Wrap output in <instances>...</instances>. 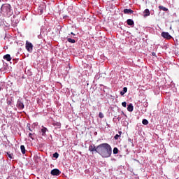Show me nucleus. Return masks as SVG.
<instances>
[{
  "mask_svg": "<svg viewBox=\"0 0 179 179\" xmlns=\"http://www.w3.org/2000/svg\"><path fill=\"white\" fill-rule=\"evenodd\" d=\"M20 149H21V152H22V155H25L26 154V148H24V145H21Z\"/></svg>",
  "mask_w": 179,
  "mask_h": 179,
  "instance_id": "16",
  "label": "nucleus"
},
{
  "mask_svg": "<svg viewBox=\"0 0 179 179\" xmlns=\"http://www.w3.org/2000/svg\"><path fill=\"white\" fill-rule=\"evenodd\" d=\"M99 118H104V115L103 114V113L100 112L99 114Z\"/></svg>",
  "mask_w": 179,
  "mask_h": 179,
  "instance_id": "24",
  "label": "nucleus"
},
{
  "mask_svg": "<svg viewBox=\"0 0 179 179\" xmlns=\"http://www.w3.org/2000/svg\"><path fill=\"white\" fill-rule=\"evenodd\" d=\"M1 10L3 13H6L7 15L8 13H10V5L8 3L3 4Z\"/></svg>",
  "mask_w": 179,
  "mask_h": 179,
  "instance_id": "2",
  "label": "nucleus"
},
{
  "mask_svg": "<svg viewBox=\"0 0 179 179\" xmlns=\"http://www.w3.org/2000/svg\"><path fill=\"white\" fill-rule=\"evenodd\" d=\"M89 150L90 152H92V153H94V152H96V153H97V146H94V145H91L89 146Z\"/></svg>",
  "mask_w": 179,
  "mask_h": 179,
  "instance_id": "7",
  "label": "nucleus"
},
{
  "mask_svg": "<svg viewBox=\"0 0 179 179\" xmlns=\"http://www.w3.org/2000/svg\"><path fill=\"white\" fill-rule=\"evenodd\" d=\"M38 10L39 15H43V8L39 7L38 9Z\"/></svg>",
  "mask_w": 179,
  "mask_h": 179,
  "instance_id": "20",
  "label": "nucleus"
},
{
  "mask_svg": "<svg viewBox=\"0 0 179 179\" xmlns=\"http://www.w3.org/2000/svg\"><path fill=\"white\" fill-rule=\"evenodd\" d=\"M66 38H67V41L69 43H71V44H75V43H76V41L69 37V36H68Z\"/></svg>",
  "mask_w": 179,
  "mask_h": 179,
  "instance_id": "9",
  "label": "nucleus"
},
{
  "mask_svg": "<svg viewBox=\"0 0 179 179\" xmlns=\"http://www.w3.org/2000/svg\"><path fill=\"white\" fill-rule=\"evenodd\" d=\"M3 59H6V61H11L12 58H10V55L7 54L6 55L3 56Z\"/></svg>",
  "mask_w": 179,
  "mask_h": 179,
  "instance_id": "11",
  "label": "nucleus"
},
{
  "mask_svg": "<svg viewBox=\"0 0 179 179\" xmlns=\"http://www.w3.org/2000/svg\"><path fill=\"white\" fill-rule=\"evenodd\" d=\"M162 36L164 38H166V40H171L172 36L169 34V32H162Z\"/></svg>",
  "mask_w": 179,
  "mask_h": 179,
  "instance_id": "4",
  "label": "nucleus"
},
{
  "mask_svg": "<svg viewBox=\"0 0 179 179\" xmlns=\"http://www.w3.org/2000/svg\"><path fill=\"white\" fill-rule=\"evenodd\" d=\"M118 153V148H113V155H117Z\"/></svg>",
  "mask_w": 179,
  "mask_h": 179,
  "instance_id": "21",
  "label": "nucleus"
},
{
  "mask_svg": "<svg viewBox=\"0 0 179 179\" xmlns=\"http://www.w3.org/2000/svg\"><path fill=\"white\" fill-rule=\"evenodd\" d=\"M127 22L128 26H134V24H135V23L134 22V20H132L131 19H128Z\"/></svg>",
  "mask_w": 179,
  "mask_h": 179,
  "instance_id": "12",
  "label": "nucleus"
},
{
  "mask_svg": "<svg viewBox=\"0 0 179 179\" xmlns=\"http://www.w3.org/2000/svg\"><path fill=\"white\" fill-rule=\"evenodd\" d=\"M96 151L98 155L104 158L110 157L113 153L111 145L107 143H103L97 145Z\"/></svg>",
  "mask_w": 179,
  "mask_h": 179,
  "instance_id": "1",
  "label": "nucleus"
},
{
  "mask_svg": "<svg viewBox=\"0 0 179 179\" xmlns=\"http://www.w3.org/2000/svg\"><path fill=\"white\" fill-rule=\"evenodd\" d=\"M59 157V154H58V152H55L53 154V157H55V159H58Z\"/></svg>",
  "mask_w": 179,
  "mask_h": 179,
  "instance_id": "22",
  "label": "nucleus"
},
{
  "mask_svg": "<svg viewBox=\"0 0 179 179\" xmlns=\"http://www.w3.org/2000/svg\"><path fill=\"white\" fill-rule=\"evenodd\" d=\"M1 90H2V87H0V92H1Z\"/></svg>",
  "mask_w": 179,
  "mask_h": 179,
  "instance_id": "33",
  "label": "nucleus"
},
{
  "mask_svg": "<svg viewBox=\"0 0 179 179\" xmlns=\"http://www.w3.org/2000/svg\"><path fill=\"white\" fill-rule=\"evenodd\" d=\"M121 134H122V132L119 131V134H116L114 137V139H115L117 141V139H118L120 138V136H121Z\"/></svg>",
  "mask_w": 179,
  "mask_h": 179,
  "instance_id": "18",
  "label": "nucleus"
},
{
  "mask_svg": "<svg viewBox=\"0 0 179 179\" xmlns=\"http://www.w3.org/2000/svg\"><path fill=\"white\" fill-rule=\"evenodd\" d=\"M50 174L52 176H59L61 174V172L59 171V169H52L50 172Z\"/></svg>",
  "mask_w": 179,
  "mask_h": 179,
  "instance_id": "5",
  "label": "nucleus"
},
{
  "mask_svg": "<svg viewBox=\"0 0 179 179\" xmlns=\"http://www.w3.org/2000/svg\"><path fill=\"white\" fill-rule=\"evenodd\" d=\"M27 128L29 131H30L31 132H33V130L30 128V124H27Z\"/></svg>",
  "mask_w": 179,
  "mask_h": 179,
  "instance_id": "23",
  "label": "nucleus"
},
{
  "mask_svg": "<svg viewBox=\"0 0 179 179\" xmlns=\"http://www.w3.org/2000/svg\"><path fill=\"white\" fill-rule=\"evenodd\" d=\"M17 107L19 108V110H23L24 108V104H23V102L22 101L18 100L17 101Z\"/></svg>",
  "mask_w": 179,
  "mask_h": 179,
  "instance_id": "6",
  "label": "nucleus"
},
{
  "mask_svg": "<svg viewBox=\"0 0 179 179\" xmlns=\"http://www.w3.org/2000/svg\"><path fill=\"white\" fill-rule=\"evenodd\" d=\"M117 120L118 121H120L121 120V117H120V116L117 117Z\"/></svg>",
  "mask_w": 179,
  "mask_h": 179,
  "instance_id": "30",
  "label": "nucleus"
},
{
  "mask_svg": "<svg viewBox=\"0 0 179 179\" xmlns=\"http://www.w3.org/2000/svg\"><path fill=\"white\" fill-rule=\"evenodd\" d=\"M127 92H128V88H127V87H124L123 88V91L120 92L121 96H124L127 93Z\"/></svg>",
  "mask_w": 179,
  "mask_h": 179,
  "instance_id": "14",
  "label": "nucleus"
},
{
  "mask_svg": "<svg viewBox=\"0 0 179 179\" xmlns=\"http://www.w3.org/2000/svg\"><path fill=\"white\" fill-rule=\"evenodd\" d=\"M43 136H45V132H47V128L43 127L41 129Z\"/></svg>",
  "mask_w": 179,
  "mask_h": 179,
  "instance_id": "17",
  "label": "nucleus"
},
{
  "mask_svg": "<svg viewBox=\"0 0 179 179\" xmlns=\"http://www.w3.org/2000/svg\"><path fill=\"white\" fill-rule=\"evenodd\" d=\"M122 107H127V102H122Z\"/></svg>",
  "mask_w": 179,
  "mask_h": 179,
  "instance_id": "26",
  "label": "nucleus"
},
{
  "mask_svg": "<svg viewBox=\"0 0 179 179\" xmlns=\"http://www.w3.org/2000/svg\"><path fill=\"white\" fill-rule=\"evenodd\" d=\"M71 34L72 36H75V34H73V32H71Z\"/></svg>",
  "mask_w": 179,
  "mask_h": 179,
  "instance_id": "31",
  "label": "nucleus"
},
{
  "mask_svg": "<svg viewBox=\"0 0 179 179\" xmlns=\"http://www.w3.org/2000/svg\"><path fill=\"white\" fill-rule=\"evenodd\" d=\"M57 127H61V123H57Z\"/></svg>",
  "mask_w": 179,
  "mask_h": 179,
  "instance_id": "29",
  "label": "nucleus"
},
{
  "mask_svg": "<svg viewBox=\"0 0 179 179\" xmlns=\"http://www.w3.org/2000/svg\"><path fill=\"white\" fill-rule=\"evenodd\" d=\"M152 57H156V53L154 52H152Z\"/></svg>",
  "mask_w": 179,
  "mask_h": 179,
  "instance_id": "28",
  "label": "nucleus"
},
{
  "mask_svg": "<svg viewBox=\"0 0 179 179\" xmlns=\"http://www.w3.org/2000/svg\"><path fill=\"white\" fill-rule=\"evenodd\" d=\"M29 137L31 138V139L34 140V138H33V134L29 133Z\"/></svg>",
  "mask_w": 179,
  "mask_h": 179,
  "instance_id": "25",
  "label": "nucleus"
},
{
  "mask_svg": "<svg viewBox=\"0 0 179 179\" xmlns=\"http://www.w3.org/2000/svg\"><path fill=\"white\" fill-rule=\"evenodd\" d=\"M144 16L147 17V16H150V11L149 10V9H145L144 10Z\"/></svg>",
  "mask_w": 179,
  "mask_h": 179,
  "instance_id": "15",
  "label": "nucleus"
},
{
  "mask_svg": "<svg viewBox=\"0 0 179 179\" xmlns=\"http://www.w3.org/2000/svg\"><path fill=\"white\" fill-rule=\"evenodd\" d=\"M159 9H160L161 10H164V12H169V8L163 6H159Z\"/></svg>",
  "mask_w": 179,
  "mask_h": 179,
  "instance_id": "13",
  "label": "nucleus"
},
{
  "mask_svg": "<svg viewBox=\"0 0 179 179\" xmlns=\"http://www.w3.org/2000/svg\"><path fill=\"white\" fill-rule=\"evenodd\" d=\"M129 141L132 143V140L131 138L129 139Z\"/></svg>",
  "mask_w": 179,
  "mask_h": 179,
  "instance_id": "32",
  "label": "nucleus"
},
{
  "mask_svg": "<svg viewBox=\"0 0 179 179\" xmlns=\"http://www.w3.org/2000/svg\"><path fill=\"white\" fill-rule=\"evenodd\" d=\"M122 114H124V112H122Z\"/></svg>",
  "mask_w": 179,
  "mask_h": 179,
  "instance_id": "34",
  "label": "nucleus"
},
{
  "mask_svg": "<svg viewBox=\"0 0 179 179\" xmlns=\"http://www.w3.org/2000/svg\"><path fill=\"white\" fill-rule=\"evenodd\" d=\"M127 110L129 111V113H132V111H134V106H132V103L127 106Z\"/></svg>",
  "mask_w": 179,
  "mask_h": 179,
  "instance_id": "10",
  "label": "nucleus"
},
{
  "mask_svg": "<svg viewBox=\"0 0 179 179\" xmlns=\"http://www.w3.org/2000/svg\"><path fill=\"white\" fill-rule=\"evenodd\" d=\"M7 155H8V157H9L10 159H12V155H10V154H9V153H7Z\"/></svg>",
  "mask_w": 179,
  "mask_h": 179,
  "instance_id": "27",
  "label": "nucleus"
},
{
  "mask_svg": "<svg viewBox=\"0 0 179 179\" xmlns=\"http://www.w3.org/2000/svg\"><path fill=\"white\" fill-rule=\"evenodd\" d=\"M123 12L126 15H129V14L134 13V10H132L131 9H128V8H125Z\"/></svg>",
  "mask_w": 179,
  "mask_h": 179,
  "instance_id": "8",
  "label": "nucleus"
},
{
  "mask_svg": "<svg viewBox=\"0 0 179 179\" xmlns=\"http://www.w3.org/2000/svg\"><path fill=\"white\" fill-rule=\"evenodd\" d=\"M26 50L28 52H31L33 51V44L28 41H26Z\"/></svg>",
  "mask_w": 179,
  "mask_h": 179,
  "instance_id": "3",
  "label": "nucleus"
},
{
  "mask_svg": "<svg viewBox=\"0 0 179 179\" xmlns=\"http://www.w3.org/2000/svg\"><path fill=\"white\" fill-rule=\"evenodd\" d=\"M142 124H143V125H148V124H149V122L148 121V120L144 119L142 121Z\"/></svg>",
  "mask_w": 179,
  "mask_h": 179,
  "instance_id": "19",
  "label": "nucleus"
}]
</instances>
